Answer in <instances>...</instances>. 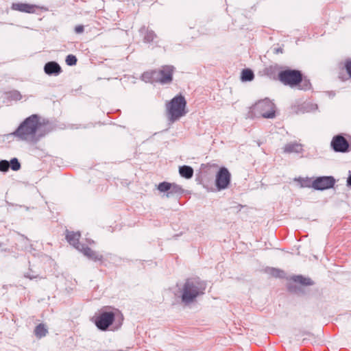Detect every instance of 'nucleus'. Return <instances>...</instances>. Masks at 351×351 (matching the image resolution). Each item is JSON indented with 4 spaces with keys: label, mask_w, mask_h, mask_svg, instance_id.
I'll list each match as a JSON object with an SVG mask.
<instances>
[{
    "label": "nucleus",
    "mask_w": 351,
    "mask_h": 351,
    "mask_svg": "<svg viewBox=\"0 0 351 351\" xmlns=\"http://www.w3.org/2000/svg\"><path fill=\"white\" fill-rule=\"evenodd\" d=\"M80 233L78 232H69L66 231V239L67 241L74 246L76 249L79 250L82 245H80L79 240L80 238Z\"/></svg>",
    "instance_id": "15"
},
{
    "label": "nucleus",
    "mask_w": 351,
    "mask_h": 351,
    "mask_svg": "<svg viewBox=\"0 0 351 351\" xmlns=\"http://www.w3.org/2000/svg\"><path fill=\"white\" fill-rule=\"evenodd\" d=\"M335 180L332 177H322L317 178L313 183L315 189L324 190L332 187Z\"/></svg>",
    "instance_id": "11"
},
{
    "label": "nucleus",
    "mask_w": 351,
    "mask_h": 351,
    "mask_svg": "<svg viewBox=\"0 0 351 351\" xmlns=\"http://www.w3.org/2000/svg\"><path fill=\"white\" fill-rule=\"evenodd\" d=\"M158 189L160 192L169 191L167 194V197H169V195L173 192H180L181 188L174 184H171L167 182H161L158 186Z\"/></svg>",
    "instance_id": "13"
},
{
    "label": "nucleus",
    "mask_w": 351,
    "mask_h": 351,
    "mask_svg": "<svg viewBox=\"0 0 351 351\" xmlns=\"http://www.w3.org/2000/svg\"><path fill=\"white\" fill-rule=\"evenodd\" d=\"M10 167L13 171H18L21 169V164L16 158H12L10 162Z\"/></svg>",
    "instance_id": "23"
},
{
    "label": "nucleus",
    "mask_w": 351,
    "mask_h": 351,
    "mask_svg": "<svg viewBox=\"0 0 351 351\" xmlns=\"http://www.w3.org/2000/svg\"><path fill=\"white\" fill-rule=\"evenodd\" d=\"M39 8H41L37 5L21 2L13 3L11 5L12 10L29 14L35 13L36 10Z\"/></svg>",
    "instance_id": "10"
},
{
    "label": "nucleus",
    "mask_w": 351,
    "mask_h": 351,
    "mask_svg": "<svg viewBox=\"0 0 351 351\" xmlns=\"http://www.w3.org/2000/svg\"><path fill=\"white\" fill-rule=\"evenodd\" d=\"M293 280L294 282L302 285H311L313 284V282L310 278H306L302 276H295L293 277Z\"/></svg>",
    "instance_id": "21"
},
{
    "label": "nucleus",
    "mask_w": 351,
    "mask_h": 351,
    "mask_svg": "<svg viewBox=\"0 0 351 351\" xmlns=\"http://www.w3.org/2000/svg\"><path fill=\"white\" fill-rule=\"evenodd\" d=\"M282 273L283 272L280 270H276V269L273 270V275H275L276 276H281L280 274Z\"/></svg>",
    "instance_id": "29"
},
{
    "label": "nucleus",
    "mask_w": 351,
    "mask_h": 351,
    "mask_svg": "<svg viewBox=\"0 0 351 351\" xmlns=\"http://www.w3.org/2000/svg\"><path fill=\"white\" fill-rule=\"evenodd\" d=\"M230 182V173L225 167H221L216 176V186L219 190L228 187Z\"/></svg>",
    "instance_id": "8"
},
{
    "label": "nucleus",
    "mask_w": 351,
    "mask_h": 351,
    "mask_svg": "<svg viewBox=\"0 0 351 351\" xmlns=\"http://www.w3.org/2000/svg\"><path fill=\"white\" fill-rule=\"evenodd\" d=\"M345 67L349 76L351 77V60H348L345 63Z\"/></svg>",
    "instance_id": "27"
},
{
    "label": "nucleus",
    "mask_w": 351,
    "mask_h": 351,
    "mask_svg": "<svg viewBox=\"0 0 351 351\" xmlns=\"http://www.w3.org/2000/svg\"><path fill=\"white\" fill-rule=\"evenodd\" d=\"M78 250L80 251L88 258L93 261H101L103 260L102 254L88 246L82 245Z\"/></svg>",
    "instance_id": "12"
},
{
    "label": "nucleus",
    "mask_w": 351,
    "mask_h": 351,
    "mask_svg": "<svg viewBox=\"0 0 351 351\" xmlns=\"http://www.w3.org/2000/svg\"><path fill=\"white\" fill-rule=\"evenodd\" d=\"M48 331H47V329L46 328L45 324H38L36 328H35V330H34V334L35 335L40 339L45 336H46V335L47 334Z\"/></svg>",
    "instance_id": "19"
},
{
    "label": "nucleus",
    "mask_w": 351,
    "mask_h": 351,
    "mask_svg": "<svg viewBox=\"0 0 351 351\" xmlns=\"http://www.w3.org/2000/svg\"><path fill=\"white\" fill-rule=\"evenodd\" d=\"M278 80L285 86H298L302 80V73L299 70L286 69L278 73Z\"/></svg>",
    "instance_id": "6"
},
{
    "label": "nucleus",
    "mask_w": 351,
    "mask_h": 351,
    "mask_svg": "<svg viewBox=\"0 0 351 351\" xmlns=\"http://www.w3.org/2000/svg\"><path fill=\"white\" fill-rule=\"evenodd\" d=\"M66 63L69 66L75 65L77 63V58L74 55H68L66 58Z\"/></svg>",
    "instance_id": "24"
},
{
    "label": "nucleus",
    "mask_w": 351,
    "mask_h": 351,
    "mask_svg": "<svg viewBox=\"0 0 351 351\" xmlns=\"http://www.w3.org/2000/svg\"><path fill=\"white\" fill-rule=\"evenodd\" d=\"M140 32L141 34H145L143 40L145 43H150L153 41L156 36L153 31L148 30L145 27H141L140 29Z\"/></svg>",
    "instance_id": "17"
},
{
    "label": "nucleus",
    "mask_w": 351,
    "mask_h": 351,
    "mask_svg": "<svg viewBox=\"0 0 351 351\" xmlns=\"http://www.w3.org/2000/svg\"><path fill=\"white\" fill-rule=\"evenodd\" d=\"M40 126L39 118L36 114H32L27 118L15 131L14 135L21 140L36 141V132Z\"/></svg>",
    "instance_id": "1"
},
{
    "label": "nucleus",
    "mask_w": 351,
    "mask_h": 351,
    "mask_svg": "<svg viewBox=\"0 0 351 351\" xmlns=\"http://www.w3.org/2000/svg\"><path fill=\"white\" fill-rule=\"evenodd\" d=\"M186 101L182 95L173 97L166 104V115L171 123L179 120L187 113Z\"/></svg>",
    "instance_id": "2"
},
{
    "label": "nucleus",
    "mask_w": 351,
    "mask_h": 351,
    "mask_svg": "<svg viewBox=\"0 0 351 351\" xmlns=\"http://www.w3.org/2000/svg\"><path fill=\"white\" fill-rule=\"evenodd\" d=\"M276 53H280V52L282 53V50L280 48L276 49Z\"/></svg>",
    "instance_id": "31"
},
{
    "label": "nucleus",
    "mask_w": 351,
    "mask_h": 351,
    "mask_svg": "<svg viewBox=\"0 0 351 351\" xmlns=\"http://www.w3.org/2000/svg\"><path fill=\"white\" fill-rule=\"evenodd\" d=\"M173 66H163L159 70H153L145 72L142 75V80L145 82L160 83L161 84H169L172 81Z\"/></svg>",
    "instance_id": "3"
},
{
    "label": "nucleus",
    "mask_w": 351,
    "mask_h": 351,
    "mask_svg": "<svg viewBox=\"0 0 351 351\" xmlns=\"http://www.w3.org/2000/svg\"><path fill=\"white\" fill-rule=\"evenodd\" d=\"M205 287L198 282L187 280L182 288V300L184 303L193 302L199 295L204 293Z\"/></svg>",
    "instance_id": "5"
},
{
    "label": "nucleus",
    "mask_w": 351,
    "mask_h": 351,
    "mask_svg": "<svg viewBox=\"0 0 351 351\" xmlns=\"http://www.w3.org/2000/svg\"><path fill=\"white\" fill-rule=\"evenodd\" d=\"M114 317L113 312H103L95 317V325L98 328L105 330L113 323Z\"/></svg>",
    "instance_id": "7"
},
{
    "label": "nucleus",
    "mask_w": 351,
    "mask_h": 351,
    "mask_svg": "<svg viewBox=\"0 0 351 351\" xmlns=\"http://www.w3.org/2000/svg\"><path fill=\"white\" fill-rule=\"evenodd\" d=\"M84 26L82 25H77L75 27V32L76 34H81L84 32Z\"/></svg>",
    "instance_id": "28"
},
{
    "label": "nucleus",
    "mask_w": 351,
    "mask_h": 351,
    "mask_svg": "<svg viewBox=\"0 0 351 351\" xmlns=\"http://www.w3.org/2000/svg\"><path fill=\"white\" fill-rule=\"evenodd\" d=\"M44 71L47 75H58L61 73L62 69L60 66L56 62L52 61L45 64Z\"/></svg>",
    "instance_id": "14"
},
{
    "label": "nucleus",
    "mask_w": 351,
    "mask_h": 351,
    "mask_svg": "<svg viewBox=\"0 0 351 351\" xmlns=\"http://www.w3.org/2000/svg\"><path fill=\"white\" fill-rule=\"evenodd\" d=\"M330 146L336 152L345 153L349 149L348 141L341 135L335 136L331 141Z\"/></svg>",
    "instance_id": "9"
},
{
    "label": "nucleus",
    "mask_w": 351,
    "mask_h": 351,
    "mask_svg": "<svg viewBox=\"0 0 351 351\" xmlns=\"http://www.w3.org/2000/svg\"><path fill=\"white\" fill-rule=\"evenodd\" d=\"M300 83H302V86L304 88L311 86V83L310 82V80L308 79L306 76L302 75V80L300 81Z\"/></svg>",
    "instance_id": "26"
},
{
    "label": "nucleus",
    "mask_w": 351,
    "mask_h": 351,
    "mask_svg": "<svg viewBox=\"0 0 351 351\" xmlns=\"http://www.w3.org/2000/svg\"><path fill=\"white\" fill-rule=\"evenodd\" d=\"M10 168V162L8 160H3L0 161V171L6 172Z\"/></svg>",
    "instance_id": "25"
},
{
    "label": "nucleus",
    "mask_w": 351,
    "mask_h": 351,
    "mask_svg": "<svg viewBox=\"0 0 351 351\" xmlns=\"http://www.w3.org/2000/svg\"><path fill=\"white\" fill-rule=\"evenodd\" d=\"M284 152L291 154V153H302L303 151L302 145L298 143H290L287 144L284 148Z\"/></svg>",
    "instance_id": "16"
},
{
    "label": "nucleus",
    "mask_w": 351,
    "mask_h": 351,
    "mask_svg": "<svg viewBox=\"0 0 351 351\" xmlns=\"http://www.w3.org/2000/svg\"><path fill=\"white\" fill-rule=\"evenodd\" d=\"M254 77L253 71L249 69H243L241 72V79L243 82L252 81Z\"/></svg>",
    "instance_id": "20"
},
{
    "label": "nucleus",
    "mask_w": 351,
    "mask_h": 351,
    "mask_svg": "<svg viewBox=\"0 0 351 351\" xmlns=\"http://www.w3.org/2000/svg\"><path fill=\"white\" fill-rule=\"evenodd\" d=\"M21 97H21V93L16 90L10 92L8 94V98L10 100H14V101L20 100L21 99Z\"/></svg>",
    "instance_id": "22"
},
{
    "label": "nucleus",
    "mask_w": 351,
    "mask_h": 351,
    "mask_svg": "<svg viewBox=\"0 0 351 351\" xmlns=\"http://www.w3.org/2000/svg\"><path fill=\"white\" fill-rule=\"evenodd\" d=\"M275 117L274 104L269 99H264L256 102L249 111L248 117H263L267 119Z\"/></svg>",
    "instance_id": "4"
},
{
    "label": "nucleus",
    "mask_w": 351,
    "mask_h": 351,
    "mask_svg": "<svg viewBox=\"0 0 351 351\" xmlns=\"http://www.w3.org/2000/svg\"><path fill=\"white\" fill-rule=\"evenodd\" d=\"M347 184L351 186V175L347 179Z\"/></svg>",
    "instance_id": "30"
},
{
    "label": "nucleus",
    "mask_w": 351,
    "mask_h": 351,
    "mask_svg": "<svg viewBox=\"0 0 351 351\" xmlns=\"http://www.w3.org/2000/svg\"><path fill=\"white\" fill-rule=\"evenodd\" d=\"M179 173L181 176L189 179L193 175V169L189 166H182L180 167Z\"/></svg>",
    "instance_id": "18"
}]
</instances>
